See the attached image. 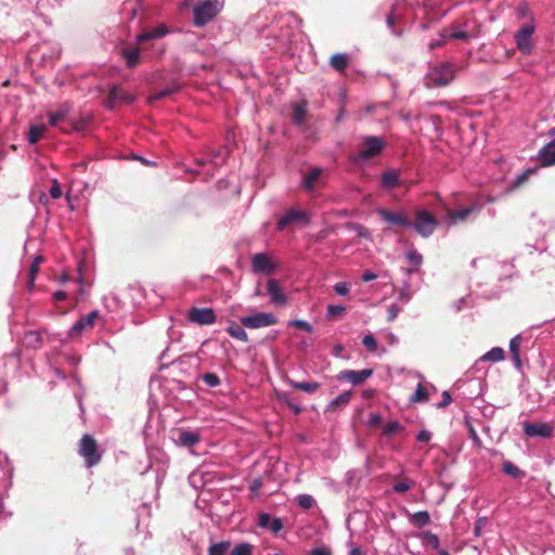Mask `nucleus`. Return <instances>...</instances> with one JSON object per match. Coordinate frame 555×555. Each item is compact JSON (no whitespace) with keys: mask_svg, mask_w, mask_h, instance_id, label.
Instances as JSON below:
<instances>
[{"mask_svg":"<svg viewBox=\"0 0 555 555\" xmlns=\"http://www.w3.org/2000/svg\"><path fill=\"white\" fill-rule=\"evenodd\" d=\"M72 112V105L63 103L55 112L48 113L49 126L56 127L60 122L66 121L67 126H61L60 130L64 133H70L73 131H80L86 127L87 121L85 119L72 120L69 118Z\"/></svg>","mask_w":555,"mask_h":555,"instance_id":"f257e3e1","label":"nucleus"},{"mask_svg":"<svg viewBox=\"0 0 555 555\" xmlns=\"http://www.w3.org/2000/svg\"><path fill=\"white\" fill-rule=\"evenodd\" d=\"M454 77V65L450 62H444L430 67L425 77V83L428 88H442L450 85Z\"/></svg>","mask_w":555,"mask_h":555,"instance_id":"f03ea898","label":"nucleus"},{"mask_svg":"<svg viewBox=\"0 0 555 555\" xmlns=\"http://www.w3.org/2000/svg\"><path fill=\"white\" fill-rule=\"evenodd\" d=\"M78 454L83 459L88 468L98 465L102 461V452L100 451L96 440L89 434L82 435L78 442Z\"/></svg>","mask_w":555,"mask_h":555,"instance_id":"7ed1b4c3","label":"nucleus"},{"mask_svg":"<svg viewBox=\"0 0 555 555\" xmlns=\"http://www.w3.org/2000/svg\"><path fill=\"white\" fill-rule=\"evenodd\" d=\"M224 0H201L193 9L194 24L204 26L211 21L222 9Z\"/></svg>","mask_w":555,"mask_h":555,"instance_id":"20e7f679","label":"nucleus"},{"mask_svg":"<svg viewBox=\"0 0 555 555\" xmlns=\"http://www.w3.org/2000/svg\"><path fill=\"white\" fill-rule=\"evenodd\" d=\"M438 225L437 218L426 209H417L415 211L414 221L411 227L422 236L429 237Z\"/></svg>","mask_w":555,"mask_h":555,"instance_id":"39448f33","label":"nucleus"},{"mask_svg":"<svg viewBox=\"0 0 555 555\" xmlns=\"http://www.w3.org/2000/svg\"><path fill=\"white\" fill-rule=\"evenodd\" d=\"M385 147V141L382 138L369 135L363 139L359 153L353 157L356 162L366 160L376 157Z\"/></svg>","mask_w":555,"mask_h":555,"instance_id":"423d86ee","label":"nucleus"},{"mask_svg":"<svg viewBox=\"0 0 555 555\" xmlns=\"http://www.w3.org/2000/svg\"><path fill=\"white\" fill-rule=\"evenodd\" d=\"M278 323V318L272 313L258 312L241 318V324L247 328H260Z\"/></svg>","mask_w":555,"mask_h":555,"instance_id":"0eeeda50","label":"nucleus"},{"mask_svg":"<svg viewBox=\"0 0 555 555\" xmlns=\"http://www.w3.org/2000/svg\"><path fill=\"white\" fill-rule=\"evenodd\" d=\"M188 320L197 325H210L216 322L217 317L211 308L193 307L188 312Z\"/></svg>","mask_w":555,"mask_h":555,"instance_id":"6e6552de","label":"nucleus"},{"mask_svg":"<svg viewBox=\"0 0 555 555\" xmlns=\"http://www.w3.org/2000/svg\"><path fill=\"white\" fill-rule=\"evenodd\" d=\"M134 96L118 86H112L108 91V95L105 105L109 109H114L117 103H132Z\"/></svg>","mask_w":555,"mask_h":555,"instance_id":"1a4fd4ad","label":"nucleus"},{"mask_svg":"<svg viewBox=\"0 0 555 555\" xmlns=\"http://www.w3.org/2000/svg\"><path fill=\"white\" fill-rule=\"evenodd\" d=\"M377 214L385 222L392 225L411 227L412 224V221L402 211H391L385 208H378Z\"/></svg>","mask_w":555,"mask_h":555,"instance_id":"9d476101","label":"nucleus"},{"mask_svg":"<svg viewBox=\"0 0 555 555\" xmlns=\"http://www.w3.org/2000/svg\"><path fill=\"white\" fill-rule=\"evenodd\" d=\"M534 27L527 25L521 27L515 35V40L518 50L524 54H529L532 50L531 38Z\"/></svg>","mask_w":555,"mask_h":555,"instance_id":"9b49d317","label":"nucleus"},{"mask_svg":"<svg viewBox=\"0 0 555 555\" xmlns=\"http://www.w3.org/2000/svg\"><path fill=\"white\" fill-rule=\"evenodd\" d=\"M522 429L529 437L551 438L553 436V427L547 423L525 422Z\"/></svg>","mask_w":555,"mask_h":555,"instance_id":"f8f14e48","label":"nucleus"},{"mask_svg":"<svg viewBox=\"0 0 555 555\" xmlns=\"http://www.w3.org/2000/svg\"><path fill=\"white\" fill-rule=\"evenodd\" d=\"M373 375L372 369H364L361 371H352V370H345L338 373L337 379L338 380H347L351 383L352 385H361L363 384L367 378H370Z\"/></svg>","mask_w":555,"mask_h":555,"instance_id":"ddd939ff","label":"nucleus"},{"mask_svg":"<svg viewBox=\"0 0 555 555\" xmlns=\"http://www.w3.org/2000/svg\"><path fill=\"white\" fill-rule=\"evenodd\" d=\"M552 138L551 142L544 145L538 155V159L543 167L555 165V128L548 131Z\"/></svg>","mask_w":555,"mask_h":555,"instance_id":"4468645a","label":"nucleus"},{"mask_svg":"<svg viewBox=\"0 0 555 555\" xmlns=\"http://www.w3.org/2000/svg\"><path fill=\"white\" fill-rule=\"evenodd\" d=\"M99 318L96 310L91 311L87 315L81 317L69 330L70 337H78L85 330H90L94 325V321Z\"/></svg>","mask_w":555,"mask_h":555,"instance_id":"2eb2a0df","label":"nucleus"},{"mask_svg":"<svg viewBox=\"0 0 555 555\" xmlns=\"http://www.w3.org/2000/svg\"><path fill=\"white\" fill-rule=\"evenodd\" d=\"M253 270L255 272L270 274L275 271V264L272 259L263 253H259L253 256L251 259Z\"/></svg>","mask_w":555,"mask_h":555,"instance_id":"dca6fc26","label":"nucleus"},{"mask_svg":"<svg viewBox=\"0 0 555 555\" xmlns=\"http://www.w3.org/2000/svg\"><path fill=\"white\" fill-rule=\"evenodd\" d=\"M267 293L269 294L272 304L278 306L286 305L287 297L275 279H270L268 281Z\"/></svg>","mask_w":555,"mask_h":555,"instance_id":"f3484780","label":"nucleus"},{"mask_svg":"<svg viewBox=\"0 0 555 555\" xmlns=\"http://www.w3.org/2000/svg\"><path fill=\"white\" fill-rule=\"evenodd\" d=\"M477 210V205L476 204H472L470 206L468 207H465V208H462V209H459V210H453V209H447V212H446V218L447 220L452 223V224H456L459 222H464L467 220V218Z\"/></svg>","mask_w":555,"mask_h":555,"instance_id":"a211bd4d","label":"nucleus"},{"mask_svg":"<svg viewBox=\"0 0 555 555\" xmlns=\"http://www.w3.org/2000/svg\"><path fill=\"white\" fill-rule=\"evenodd\" d=\"M304 220H307V214L305 211L291 209L279 220L278 229L284 230L288 224Z\"/></svg>","mask_w":555,"mask_h":555,"instance_id":"6ab92c4d","label":"nucleus"},{"mask_svg":"<svg viewBox=\"0 0 555 555\" xmlns=\"http://www.w3.org/2000/svg\"><path fill=\"white\" fill-rule=\"evenodd\" d=\"M168 28L166 25H159L153 30H144L137 36V42L143 43L149 40L159 39L167 35Z\"/></svg>","mask_w":555,"mask_h":555,"instance_id":"aec40b11","label":"nucleus"},{"mask_svg":"<svg viewBox=\"0 0 555 555\" xmlns=\"http://www.w3.org/2000/svg\"><path fill=\"white\" fill-rule=\"evenodd\" d=\"M258 525L261 528H268L274 533L281 531L283 528V522L280 518H272L266 513L259 515Z\"/></svg>","mask_w":555,"mask_h":555,"instance_id":"412c9836","label":"nucleus"},{"mask_svg":"<svg viewBox=\"0 0 555 555\" xmlns=\"http://www.w3.org/2000/svg\"><path fill=\"white\" fill-rule=\"evenodd\" d=\"M201 440V435L197 431L192 430H180L178 443L191 448L195 446Z\"/></svg>","mask_w":555,"mask_h":555,"instance_id":"4be33fe9","label":"nucleus"},{"mask_svg":"<svg viewBox=\"0 0 555 555\" xmlns=\"http://www.w3.org/2000/svg\"><path fill=\"white\" fill-rule=\"evenodd\" d=\"M352 395L353 393L351 390H347L340 393L338 397H336L327 404L326 411L334 412L338 409L346 406L350 402Z\"/></svg>","mask_w":555,"mask_h":555,"instance_id":"5701e85b","label":"nucleus"},{"mask_svg":"<svg viewBox=\"0 0 555 555\" xmlns=\"http://www.w3.org/2000/svg\"><path fill=\"white\" fill-rule=\"evenodd\" d=\"M121 56L125 59L127 67L133 68L140 62V49L139 48L122 49Z\"/></svg>","mask_w":555,"mask_h":555,"instance_id":"b1692460","label":"nucleus"},{"mask_svg":"<svg viewBox=\"0 0 555 555\" xmlns=\"http://www.w3.org/2000/svg\"><path fill=\"white\" fill-rule=\"evenodd\" d=\"M179 90H180V85L177 82H172L169 86H167L166 88H164L159 91H155L153 94H151L149 98V101L154 102V101L162 100L166 96H169V95L178 92Z\"/></svg>","mask_w":555,"mask_h":555,"instance_id":"393cba45","label":"nucleus"},{"mask_svg":"<svg viewBox=\"0 0 555 555\" xmlns=\"http://www.w3.org/2000/svg\"><path fill=\"white\" fill-rule=\"evenodd\" d=\"M322 175V169L314 168L311 171L307 172L304 176V183L302 186L307 191H312L315 186L317 181L320 179Z\"/></svg>","mask_w":555,"mask_h":555,"instance_id":"a878e982","label":"nucleus"},{"mask_svg":"<svg viewBox=\"0 0 555 555\" xmlns=\"http://www.w3.org/2000/svg\"><path fill=\"white\" fill-rule=\"evenodd\" d=\"M42 341L41 334L36 331H29L24 334L23 343L26 347L37 349Z\"/></svg>","mask_w":555,"mask_h":555,"instance_id":"bb28decb","label":"nucleus"},{"mask_svg":"<svg viewBox=\"0 0 555 555\" xmlns=\"http://www.w3.org/2000/svg\"><path fill=\"white\" fill-rule=\"evenodd\" d=\"M288 383L294 389L302 390L308 393H313L320 388V384L317 382L308 383L288 379Z\"/></svg>","mask_w":555,"mask_h":555,"instance_id":"cd10ccee","label":"nucleus"},{"mask_svg":"<svg viewBox=\"0 0 555 555\" xmlns=\"http://www.w3.org/2000/svg\"><path fill=\"white\" fill-rule=\"evenodd\" d=\"M382 185L385 189H393L399 185V175L397 171H386L382 176Z\"/></svg>","mask_w":555,"mask_h":555,"instance_id":"c85d7f7f","label":"nucleus"},{"mask_svg":"<svg viewBox=\"0 0 555 555\" xmlns=\"http://www.w3.org/2000/svg\"><path fill=\"white\" fill-rule=\"evenodd\" d=\"M502 469L506 475H508L515 479L522 478L526 475L524 470H521L517 465H515L514 463H512L509 461H505L503 463Z\"/></svg>","mask_w":555,"mask_h":555,"instance_id":"c756f323","label":"nucleus"},{"mask_svg":"<svg viewBox=\"0 0 555 555\" xmlns=\"http://www.w3.org/2000/svg\"><path fill=\"white\" fill-rule=\"evenodd\" d=\"M47 131L46 125H36L31 126L28 132V142L30 144H36L43 135V133Z\"/></svg>","mask_w":555,"mask_h":555,"instance_id":"7c9ffc66","label":"nucleus"},{"mask_svg":"<svg viewBox=\"0 0 555 555\" xmlns=\"http://www.w3.org/2000/svg\"><path fill=\"white\" fill-rule=\"evenodd\" d=\"M330 64L337 72H344L348 66V57L345 54L336 53L331 57Z\"/></svg>","mask_w":555,"mask_h":555,"instance_id":"2f4dec72","label":"nucleus"},{"mask_svg":"<svg viewBox=\"0 0 555 555\" xmlns=\"http://www.w3.org/2000/svg\"><path fill=\"white\" fill-rule=\"evenodd\" d=\"M410 521L413 522L416 527L422 528L429 524V513L427 511L414 513L410 516Z\"/></svg>","mask_w":555,"mask_h":555,"instance_id":"473e14b6","label":"nucleus"},{"mask_svg":"<svg viewBox=\"0 0 555 555\" xmlns=\"http://www.w3.org/2000/svg\"><path fill=\"white\" fill-rule=\"evenodd\" d=\"M227 332L233 338H236L244 343L248 341V335H247L246 331L243 328V326H241V325L232 324L228 327Z\"/></svg>","mask_w":555,"mask_h":555,"instance_id":"72a5a7b5","label":"nucleus"},{"mask_svg":"<svg viewBox=\"0 0 555 555\" xmlns=\"http://www.w3.org/2000/svg\"><path fill=\"white\" fill-rule=\"evenodd\" d=\"M231 546L230 541L212 543L208 548V555H225Z\"/></svg>","mask_w":555,"mask_h":555,"instance_id":"f704fd0d","label":"nucleus"},{"mask_svg":"<svg viewBox=\"0 0 555 555\" xmlns=\"http://www.w3.org/2000/svg\"><path fill=\"white\" fill-rule=\"evenodd\" d=\"M421 539L425 544L431 546L434 550H440V541L437 534L429 531H424L421 533Z\"/></svg>","mask_w":555,"mask_h":555,"instance_id":"c9c22d12","label":"nucleus"},{"mask_svg":"<svg viewBox=\"0 0 555 555\" xmlns=\"http://www.w3.org/2000/svg\"><path fill=\"white\" fill-rule=\"evenodd\" d=\"M428 390L423 384H417L414 395L411 398V402L421 403L428 400Z\"/></svg>","mask_w":555,"mask_h":555,"instance_id":"e433bc0d","label":"nucleus"},{"mask_svg":"<svg viewBox=\"0 0 555 555\" xmlns=\"http://www.w3.org/2000/svg\"><path fill=\"white\" fill-rule=\"evenodd\" d=\"M520 343H521V337L519 335L513 337L509 341L511 353L513 354V359L518 366L520 365V359H519Z\"/></svg>","mask_w":555,"mask_h":555,"instance_id":"4c0bfd02","label":"nucleus"},{"mask_svg":"<svg viewBox=\"0 0 555 555\" xmlns=\"http://www.w3.org/2000/svg\"><path fill=\"white\" fill-rule=\"evenodd\" d=\"M482 360L491 361V362H498L504 359V350L500 347H494L491 350H489L483 357Z\"/></svg>","mask_w":555,"mask_h":555,"instance_id":"58836bf2","label":"nucleus"},{"mask_svg":"<svg viewBox=\"0 0 555 555\" xmlns=\"http://www.w3.org/2000/svg\"><path fill=\"white\" fill-rule=\"evenodd\" d=\"M414 486V481L409 478H404L393 483L392 489L396 493H404Z\"/></svg>","mask_w":555,"mask_h":555,"instance_id":"ea45409f","label":"nucleus"},{"mask_svg":"<svg viewBox=\"0 0 555 555\" xmlns=\"http://www.w3.org/2000/svg\"><path fill=\"white\" fill-rule=\"evenodd\" d=\"M306 104H296L293 111V119L297 125H301L306 118Z\"/></svg>","mask_w":555,"mask_h":555,"instance_id":"a19ab883","label":"nucleus"},{"mask_svg":"<svg viewBox=\"0 0 555 555\" xmlns=\"http://www.w3.org/2000/svg\"><path fill=\"white\" fill-rule=\"evenodd\" d=\"M254 546L247 542H242L232 550L230 555H251Z\"/></svg>","mask_w":555,"mask_h":555,"instance_id":"79ce46f5","label":"nucleus"},{"mask_svg":"<svg viewBox=\"0 0 555 555\" xmlns=\"http://www.w3.org/2000/svg\"><path fill=\"white\" fill-rule=\"evenodd\" d=\"M296 502L297 504L302 508V509H309L311 508L315 501L314 499L309 495V494H300L296 498Z\"/></svg>","mask_w":555,"mask_h":555,"instance_id":"37998d69","label":"nucleus"},{"mask_svg":"<svg viewBox=\"0 0 555 555\" xmlns=\"http://www.w3.org/2000/svg\"><path fill=\"white\" fill-rule=\"evenodd\" d=\"M225 159V152L222 150L214 151L210 154L209 163L215 167L223 164Z\"/></svg>","mask_w":555,"mask_h":555,"instance_id":"c03bdc74","label":"nucleus"},{"mask_svg":"<svg viewBox=\"0 0 555 555\" xmlns=\"http://www.w3.org/2000/svg\"><path fill=\"white\" fill-rule=\"evenodd\" d=\"M203 380L209 387H217L221 383L219 376L217 374H215V373H206V374H204L203 375Z\"/></svg>","mask_w":555,"mask_h":555,"instance_id":"a18cd8bd","label":"nucleus"},{"mask_svg":"<svg viewBox=\"0 0 555 555\" xmlns=\"http://www.w3.org/2000/svg\"><path fill=\"white\" fill-rule=\"evenodd\" d=\"M448 37L450 39H455V40H465L468 38V33L465 31V30H460V29H456L455 28V25H452L451 26V31L450 34L448 35Z\"/></svg>","mask_w":555,"mask_h":555,"instance_id":"49530a36","label":"nucleus"},{"mask_svg":"<svg viewBox=\"0 0 555 555\" xmlns=\"http://www.w3.org/2000/svg\"><path fill=\"white\" fill-rule=\"evenodd\" d=\"M346 308L340 305H330L327 306V318H334L337 315H341L345 312Z\"/></svg>","mask_w":555,"mask_h":555,"instance_id":"de8ad7c7","label":"nucleus"},{"mask_svg":"<svg viewBox=\"0 0 555 555\" xmlns=\"http://www.w3.org/2000/svg\"><path fill=\"white\" fill-rule=\"evenodd\" d=\"M401 428L400 424L396 421L389 422L384 426V435L390 436Z\"/></svg>","mask_w":555,"mask_h":555,"instance_id":"09e8293b","label":"nucleus"},{"mask_svg":"<svg viewBox=\"0 0 555 555\" xmlns=\"http://www.w3.org/2000/svg\"><path fill=\"white\" fill-rule=\"evenodd\" d=\"M534 169H528L524 171L521 175H519L513 184L514 188H519L521 184H524L529 178V176L534 173Z\"/></svg>","mask_w":555,"mask_h":555,"instance_id":"8fccbe9b","label":"nucleus"},{"mask_svg":"<svg viewBox=\"0 0 555 555\" xmlns=\"http://www.w3.org/2000/svg\"><path fill=\"white\" fill-rule=\"evenodd\" d=\"M362 343L370 351H375L377 349V341L373 335L364 336Z\"/></svg>","mask_w":555,"mask_h":555,"instance_id":"3c124183","label":"nucleus"},{"mask_svg":"<svg viewBox=\"0 0 555 555\" xmlns=\"http://www.w3.org/2000/svg\"><path fill=\"white\" fill-rule=\"evenodd\" d=\"M406 258L415 267H418L423 260L422 255L418 254L416 250L409 251L406 254Z\"/></svg>","mask_w":555,"mask_h":555,"instance_id":"603ef678","label":"nucleus"},{"mask_svg":"<svg viewBox=\"0 0 555 555\" xmlns=\"http://www.w3.org/2000/svg\"><path fill=\"white\" fill-rule=\"evenodd\" d=\"M289 324L296 328H299V330H302L306 332H312V326L304 320H294V321H291Z\"/></svg>","mask_w":555,"mask_h":555,"instance_id":"864d4df0","label":"nucleus"},{"mask_svg":"<svg viewBox=\"0 0 555 555\" xmlns=\"http://www.w3.org/2000/svg\"><path fill=\"white\" fill-rule=\"evenodd\" d=\"M49 192H50L51 197L54 199H57L62 196V189H61L60 183L56 180H54L52 182V185H51Z\"/></svg>","mask_w":555,"mask_h":555,"instance_id":"5fc2aeb1","label":"nucleus"},{"mask_svg":"<svg viewBox=\"0 0 555 555\" xmlns=\"http://www.w3.org/2000/svg\"><path fill=\"white\" fill-rule=\"evenodd\" d=\"M334 289L336 294L346 296L349 293V284L346 282H338L335 284Z\"/></svg>","mask_w":555,"mask_h":555,"instance_id":"6e6d98bb","label":"nucleus"},{"mask_svg":"<svg viewBox=\"0 0 555 555\" xmlns=\"http://www.w3.org/2000/svg\"><path fill=\"white\" fill-rule=\"evenodd\" d=\"M399 17V14H397V7L393 5L390 13L387 15L386 23L388 27L392 28L396 24L397 20Z\"/></svg>","mask_w":555,"mask_h":555,"instance_id":"4d7b16f0","label":"nucleus"},{"mask_svg":"<svg viewBox=\"0 0 555 555\" xmlns=\"http://www.w3.org/2000/svg\"><path fill=\"white\" fill-rule=\"evenodd\" d=\"M400 311H401V309L397 305H391L387 310V312H388L387 320L389 322L393 321L398 317Z\"/></svg>","mask_w":555,"mask_h":555,"instance_id":"13d9d810","label":"nucleus"},{"mask_svg":"<svg viewBox=\"0 0 555 555\" xmlns=\"http://www.w3.org/2000/svg\"><path fill=\"white\" fill-rule=\"evenodd\" d=\"M383 418L379 414L377 413H372L370 414L369 416V421H367V424L369 426L371 427H375L377 425H379L382 423Z\"/></svg>","mask_w":555,"mask_h":555,"instance_id":"bf43d9fd","label":"nucleus"},{"mask_svg":"<svg viewBox=\"0 0 555 555\" xmlns=\"http://www.w3.org/2000/svg\"><path fill=\"white\" fill-rule=\"evenodd\" d=\"M451 401H452V399H451L450 393L448 391H443L442 392V401L440 403H438V408L439 409L446 408L451 403Z\"/></svg>","mask_w":555,"mask_h":555,"instance_id":"052dcab7","label":"nucleus"},{"mask_svg":"<svg viewBox=\"0 0 555 555\" xmlns=\"http://www.w3.org/2000/svg\"><path fill=\"white\" fill-rule=\"evenodd\" d=\"M431 434L427 430H422L416 436V439L421 442H428L430 440Z\"/></svg>","mask_w":555,"mask_h":555,"instance_id":"680f3d73","label":"nucleus"},{"mask_svg":"<svg viewBox=\"0 0 555 555\" xmlns=\"http://www.w3.org/2000/svg\"><path fill=\"white\" fill-rule=\"evenodd\" d=\"M311 555H332V553L326 547H317L311 551Z\"/></svg>","mask_w":555,"mask_h":555,"instance_id":"e2e57ef3","label":"nucleus"},{"mask_svg":"<svg viewBox=\"0 0 555 555\" xmlns=\"http://www.w3.org/2000/svg\"><path fill=\"white\" fill-rule=\"evenodd\" d=\"M377 278V275L371 271H365L363 274H362V280L364 282H370V281H373Z\"/></svg>","mask_w":555,"mask_h":555,"instance_id":"0e129e2a","label":"nucleus"},{"mask_svg":"<svg viewBox=\"0 0 555 555\" xmlns=\"http://www.w3.org/2000/svg\"><path fill=\"white\" fill-rule=\"evenodd\" d=\"M53 298L54 300L56 301H62V300H65L67 298V294L63 291H57L53 294Z\"/></svg>","mask_w":555,"mask_h":555,"instance_id":"69168bd1","label":"nucleus"},{"mask_svg":"<svg viewBox=\"0 0 555 555\" xmlns=\"http://www.w3.org/2000/svg\"><path fill=\"white\" fill-rule=\"evenodd\" d=\"M195 163H196L198 166H206L207 164H210V163H209V159H207V158H196V159H195Z\"/></svg>","mask_w":555,"mask_h":555,"instance_id":"338daca9","label":"nucleus"},{"mask_svg":"<svg viewBox=\"0 0 555 555\" xmlns=\"http://www.w3.org/2000/svg\"><path fill=\"white\" fill-rule=\"evenodd\" d=\"M350 555H363V552L360 547H353L350 551Z\"/></svg>","mask_w":555,"mask_h":555,"instance_id":"774afa93","label":"nucleus"}]
</instances>
